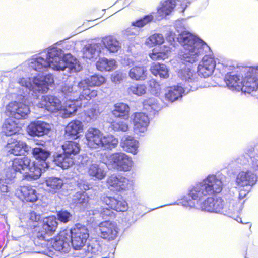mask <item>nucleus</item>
<instances>
[{
	"instance_id": "obj_16",
	"label": "nucleus",
	"mask_w": 258,
	"mask_h": 258,
	"mask_svg": "<svg viewBox=\"0 0 258 258\" xmlns=\"http://www.w3.org/2000/svg\"><path fill=\"white\" fill-rule=\"evenodd\" d=\"M184 86H186V87L183 88L181 85H177L167 87L165 90V100L170 102H173L182 97L183 94L188 93L190 91V89H188L186 84Z\"/></svg>"
},
{
	"instance_id": "obj_47",
	"label": "nucleus",
	"mask_w": 258,
	"mask_h": 258,
	"mask_svg": "<svg viewBox=\"0 0 258 258\" xmlns=\"http://www.w3.org/2000/svg\"><path fill=\"white\" fill-rule=\"evenodd\" d=\"M72 199L75 203L84 204L88 202L89 197L85 192H78L73 196Z\"/></svg>"
},
{
	"instance_id": "obj_60",
	"label": "nucleus",
	"mask_w": 258,
	"mask_h": 258,
	"mask_svg": "<svg viewBox=\"0 0 258 258\" xmlns=\"http://www.w3.org/2000/svg\"><path fill=\"white\" fill-rule=\"evenodd\" d=\"M95 52L96 50L95 48L93 47L87 48L84 51V57H85L86 59H91L95 56Z\"/></svg>"
},
{
	"instance_id": "obj_27",
	"label": "nucleus",
	"mask_w": 258,
	"mask_h": 258,
	"mask_svg": "<svg viewBox=\"0 0 258 258\" xmlns=\"http://www.w3.org/2000/svg\"><path fill=\"white\" fill-rule=\"evenodd\" d=\"M104 203L109 208L118 212H124L128 209V204L124 200H118L111 197L104 198Z\"/></svg>"
},
{
	"instance_id": "obj_57",
	"label": "nucleus",
	"mask_w": 258,
	"mask_h": 258,
	"mask_svg": "<svg viewBox=\"0 0 258 258\" xmlns=\"http://www.w3.org/2000/svg\"><path fill=\"white\" fill-rule=\"evenodd\" d=\"M100 111L97 106H95L87 112L88 117L91 120H95L100 114Z\"/></svg>"
},
{
	"instance_id": "obj_17",
	"label": "nucleus",
	"mask_w": 258,
	"mask_h": 258,
	"mask_svg": "<svg viewBox=\"0 0 258 258\" xmlns=\"http://www.w3.org/2000/svg\"><path fill=\"white\" fill-rule=\"evenodd\" d=\"M103 134L98 128H89L85 135L88 147L93 149L100 148Z\"/></svg>"
},
{
	"instance_id": "obj_36",
	"label": "nucleus",
	"mask_w": 258,
	"mask_h": 258,
	"mask_svg": "<svg viewBox=\"0 0 258 258\" xmlns=\"http://www.w3.org/2000/svg\"><path fill=\"white\" fill-rule=\"evenodd\" d=\"M150 70L152 74L159 76L161 79H167L169 76V70L164 64L153 63Z\"/></svg>"
},
{
	"instance_id": "obj_43",
	"label": "nucleus",
	"mask_w": 258,
	"mask_h": 258,
	"mask_svg": "<svg viewBox=\"0 0 258 258\" xmlns=\"http://www.w3.org/2000/svg\"><path fill=\"white\" fill-rule=\"evenodd\" d=\"M118 143L117 138L111 135L103 134V138L101 140L100 148L104 149H112L116 147Z\"/></svg>"
},
{
	"instance_id": "obj_56",
	"label": "nucleus",
	"mask_w": 258,
	"mask_h": 258,
	"mask_svg": "<svg viewBox=\"0 0 258 258\" xmlns=\"http://www.w3.org/2000/svg\"><path fill=\"white\" fill-rule=\"evenodd\" d=\"M126 78V73L123 71L118 70L111 75L112 81H122Z\"/></svg>"
},
{
	"instance_id": "obj_8",
	"label": "nucleus",
	"mask_w": 258,
	"mask_h": 258,
	"mask_svg": "<svg viewBox=\"0 0 258 258\" xmlns=\"http://www.w3.org/2000/svg\"><path fill=\"white\" fill-rule=\"evenodd\" d=\"M106 186L111 191L123 192L132 190L133 182L120 175L113 174L107 177Z\"/></svg>"
},
{
	"instance_id": "obj_44",
	"label": "nucleus",
	"mask_w": 258,
	"mask_h": 258,
	"mask_svg": "<svg viewBox=\"0 0 258 258\" xmlns=\"http://www.w3.org/2000/svg\"><path fill=\"white\" fill-rule=\"evenodd\" d=\"M129 112V107L127 105L119 103L114 105V109L112 111L113 114L117 117L127 115Z\"/></svg>"
},
{
	"instance_id": "obj_32",
	"label": "nucleus",
	"mask_w": 258,
	"mask_h": 258,
	"mask_svg": "<svg viewBox=\"0 0 258 258\" xmlns=\"http://www.w3.org/2000/svg\"><path fill=\"white\" fill-rule=\"evenodd\" d=\"M240 206L241 205L237 203L236 201H231L224 206L222 213L235 220L236 216H237L239 213Z\"/></svg>"
},
{
	"instance_id": "obj_41",
	"label": "nucleus",
	"mask_w": 258,
	"mask_h": 258,
	"mask_svg": "<svg viewBox=\"0 0 258 258\" xmlns=\"http://www.w3.org/2000/svg\"><path fill=\"white\" fill-rule=\"evenodd\" d=\"M63 152L67 155L74 158V156L79 153L80 147L76 142L69 141L62 145Z\"/></svg>"
},
{
	"instance_id": "obj_9",
	"label": "nucleus",
	"mask_w": 258,
	"mask_h": 258,
	"mask_svg": "<svg viewBox=\"0 0 258 258\" xmlns=\"http://www.w3.org/2000/svg\"><path fill=\"white\" fill-rule=\"evenodd\" d=\"M70 234L72 246L74 249H78L86 243L89 237L87 228L81 224H77L71 231H67Z\"/></svg>"
},
{
	"instance_id": "obj_55",
	"label": "nucleus",
	"mask_w": 258,
	"mask_h": 258,
	"mask_svg": "<svg viewBox=\"0 0 258 258\" xmlns=\"http://www.w3.org/2000/svg\"><path fill=\"white\" fill-rule=\"evenodd\" d=\"M178 76L183 80L189 81V80L191 79L192 72L189 69H181L178 72Z\"/></svg>"
},
{
	"instance_id": "obj_24",
	"label": "nucleus",
	"mask_w": 258,
	"mask_h": 258,
	"mask_svg": "<svg viewBox=\"0 0 258 258\" xmlns=\"http://www.w3.org/2000/svg\"><path fill=\"white\" fill-rule=\"evenodd\" d=\"M32 154L37 160H39L37 163H34L36 166L42 168V172L45 171V169L49 167L48 163L46 162L50 155L49 152L41 148L36 147L33 149Z\"/></svg>"
},
{
	"instance_id": "obj_6",
	"label": "nucleus",
	"mask_w": 258,
	"mask_h": 258,
	"mask_svg": "<svg viewBox=\"0 0 258 258\" xmlns=\"http://www.w3.org/2000/svg\"><path fill=\"white\" fill-rule=\"evenodd\" d=\"M31 67L33 70L38 71L48 67L56 71H64L67 68H70L68 66V62L57 54L55 49H51L48 51L45 58L37 57L31 62Z\"/></svg>"
},
{
	"instance_id": "obj_19",
	"label": "nucleus",
	"mask_w": 258,
	"mask_h": 258,
	"mask_svg": "<svg viewBox=\"0 0 258 258\" xmlns=\"http://www.w3.org/2000/svg\"><path fill=\"white\" fill-rule=\"evenodd\" d=\"M256 173H253L249 169L241 171L237 176L236 184L239 187H250L256 183Z\"/></svg>"
},
{
	"instance_id": "obj_20",
	"label": "nucleus",
	"mask_w": 258,
	"mask_h": 258,
	"mask_svg": "<svg viewBox=\"0 0 258 258\" xmlns=\"http://www.w3.org/2000/svg\"><path fill=\"white\" fill-rule=\"evenodd\" d=\"M50 130L49 123L41 121L33 122L27 127L29 134L33 136H42L48 134Z\"/></svg>"
},
{
	"instance_id": "obj_11",
	"label": "nucleus",
	"mask_w": 258,
	"mask_h": 258,
	"mask_svg": "<svg viewBox=\"0 0 258 258\" xmlns=\"http://www.w3.org/2000/svg\"><path fill=\"white\" fill-rule=\"evenodd\" d=\"M66 106V102L63 105H61V101L57 97L52 95L43 96L37 103L39 108H45L49 111L55 112L60 111L62 117L64 118L62 112L63 107Z\"/></svg>"
},
{
	"instance_id": "obj_22",
	"label": "nucleus",
	"mask_w": 258,
	"mask_h": 258,
	"mask_svg": "<svg viewBox=\"0 0 258 258\" xmlns=\"http://www.w3.org/2000/svg\"><path fill=\"white\" fill-rule=\"evenodd\" d=\"M57 222L56 217L50 216L44 219L42 227V231L39 232L37 237L42 239H45L46 234H51L54 232L57 227Z\"/></svg>"
},
{
	"instance_id": "obj_5",
	"label": "nucleus",
	"mask_w": 258,
	"mask_h": 258,
	"mask_svg": "<svg viewBox=\"0 0 258 258\" xmlns=\"http://www.w3.org/2000/svg\"><path fill=\"white\" fill-rule=\"evenodd\" d=\"M79 82H64L61 86V91L68 99L62 110L64 117H69L77 110V106H81L82 103H79Z\"/></svg>"
},
{
	"instance_id": "obj_64",
	"label": "nucleus",
	"mask_w": 258,
	"mask_h": 258,
	"mask_svg": "<svg viewBox=\"0 0 258 258\" xmlns=\"http://www.w3.org/2000/svg\"><path fill=\"white\" fill-rule=\"evenodd\" d=\"M29 219L32 221H38L40 219V216L35 212H32L29 214Z\"/></svg>"
},
{
	"instance_id": "obj_18",
	"label": "nucleus",
	"mask_w": 258,
	"mask_h": 258,
	"mask_svg": "<svg viewBox=\"0 0 258 258\" xmlns=\"http://www.w3.org/2000/svg\"><path fill=\"white\" fill-rule=\"evenodd\" d=\"M101 237L108 240H112L117 237L118 228L116 225L109 222L105 221L99 224Z\"/></svg>"
},
{
	"instance_id": "obj_63",
	"label": "nucleus",
	"mask_w": 258,
	"mask_h": 258,
	"mask_svg": "<svg viewBox=\"0 0 258 258\" xmlns=\"http://www.w3.org/2000/svg\"><path fill=\"white\" fill-rule=\"evenodd\" d=\"M100 214L102 216L105 218L106 216H110L112 214V211L108 208H101L100 211Z\"/></svg>"
},
{
	"instance_id": "obj_52",
	"label": "nucleus",
	"mask_w": 258,
	"mask_h": 258,
	"mask_svg": "<svg viewBox=\"0 0 258 258\" xmlns=\"http://www.w3.org/2000/svg\"><path fill=\"white\" fill-rule=\"evenodd\" d=\"M57 216L60 222L66 223L71 220L72 215L66 210H62L58 212Z\"/></svg>"
},
{
	"instance_id": "obj_38",
	"label": "nucleus",
	"mask_w": 258,
	"mask_h": 258,
	"mask_svg": "<svg viewBox=\"0 0 258 258\" xmlns=\"http://www.w3.org/2000/svg\"><path fill=\"white\" fill-rule=\"evenodd\" d=\"M47 189L52 193L56 192L63 184L62 179L57 177H49L45 181Z\"/></svg>"
},
{
	"instance_id": "obj_35",
	"label": "nucleus",
	"mask_w": 258,
	"mask_h": 258,
	"mask_svg": "<svg viewBox=\"0 0 258 258\" xmlns=\"http://www.w3.org/2000/svg\"><path fill=\"white\" fill-rule=\"evenodd\" d=\"M102 42L104 47L110 52H117L120 48L119 41L111 35H108L103 37Z\"/></svg>"
},
{
	"instance_id": "obj_1",
	"label": "nucleus",
	"mask_w": 258,
	"mask_h": 258,
	"mask_svg": "<svg viewBox=\"0 0 258 258\" xmlns=\"http://www.w3.org/2000/svg\"><path fill=\"white\" fill-rule=\"evenodd\" d=\"M17 172L25 174L28 179H37L41 175L42 168L36 166L34 162L31 163L28 157L15 158L6 163L0 162L1 182L4 177L7 180H12Z\"/></svg>"
},
{
	"instance_id": "obj_33",
	"label": "nucleus",
	"mask_w": 258,
	"mask_h": 258,
	"mask_svg": "<svg viewBox=\"0 0 258 258\" xmlns=\"http://www.w3.org/2000/svg\"><path fill=\"white\" fill-rule=\"evenodd\" d=\"M87 173L90 177L98 180L104 179L106 175V171L105 169L100 165L96 163L89 165Z\"/></svg>"
},
{
	"instance_id": "obj_51",
	"label": "nucleus",
	"mask_w": 258,
	"mask_h": 258,
	"mask_svg": "<svg viewBox=\"0 0 258 258\" xmlns=\"http://www.w3.org/2000/svg\"><path fill=\"white\" fill-rule=\"evenodd\" d=\"M112 128L115 131H121L125 132L128 129V124L123 121L113 122L111 124Z\"/></svg>"
},
{
	"instance_id": "obj_7",
	"label": "nucleus",
	"mask_w": 258,
	"mask_h": 258,
	"mask_svg": "<svg viewBox=\"0 0 258 258\" xmlns=\"http://www.w3.org/2000/svg\"><path fill=\"white\" fill-rule=\"evenodd\" d=\"M103 160L109 169L120 171H130L133 165L132 158L122 152L107 155Z\"/></svg>"
},
{
	"instance_id": "obj_3",
	"label": "nucleus",
	"mask_w": 258,
	"mask_h": 258,
	"mask_svg": "<svg viewBox=\"0 0 258 258\" xmlns=\"http://www.w3.org/2000/svg\"><path fill=\"white\" fill-rule=\"evenodd\" d=\"M179 42L183 46L184 51L181 55V59L184 63H193L198 60L200 49L206 45L201 39L187 31L181 32L178 37Z\"/></svg>"
},
{
	"instance_id": "obj_30",
	"label": "nucleus",
	"mask_w": 258,
	"mask_h": 258,
	"mask_svg": "<svg viewBox=\"0 0 258 258\" xmlns=\"http://www.w3.org/2000/svg\"><path fill=\"white\" fill-rule=\"evenodd\" d=\"M53 162L57 166L62 169H67L74 164V158L63 152V154H58L55 155Z\"/></svg>"
},
{
	"instance_id": "obj_23",
	"label": "nucleus",
	"mask_w": 258,
	"mask_h": 258,
	"mask_svg": "<svg viewBox=\"0 0 258 258\" xmlns=\"http://www.w3.org/2000/svg\"><path fill=\"white\" fill-rule=\"evenodd\" d=\"M16 194L23 201L34 202L38 199L36 190L31 186L20 187L17 189Z\"/></svg>"
},
{
	"instance_id": "obj_48",
	"label": "nucleus",
	"mask_w": 258,
	"mask_h": 258,
	"mask_svg": "<svg viewBox=\"0 0 258 258\" xmlns=\"http://www.w3.org/2000/svg\"><path fill=\"white\" fill-rule=\"evenodd\" d=\"M146 89V86L143 84H135L129 88L130 92L139 96L145 94Z\"/></svg>"
},
{
	"instance_id": "obj_46",
	"label": "nucleus",
	"mask_w": 258,
	"mask_h": 258,
	"mask_svg": "<svg viewBox=\"0 0 258 258\" xmlns=\"http://www.w3.org/2000/svg\"><path fill=\"white\" fill-rule=\"evenodd\" d=\"M154 17L152 14L146 15L132 22V25L134 27L141 28L148 24L153 20Z\"/></svg>"
},
{
	"instance_id": "obj_61",
	"label": "nucleus",
	"mask_w": 258,
	"mask_h": 258,
	"mask_svg": "<svg viewBox=\"0 0 258 258\" xmlns=\"http://www.w3.org/2000/svg\"><path fill=\"white\" fill-rule=\"evenodd\" d=\"M240 79L238 75L233 74L232 72L227 73L225 75V81H239Z\"/></svg>"
},
{
	"instance_id": "obj_37",
	"label": "nucleus",
	"mask_w": 258,
	"mask_h": 258,
	"mask_svg": "<svg viewBox=\"0 0 258 258\" xmlns=\"http://www.w3.org/2000/svg\"><path fill=\"white\" fill-rule=\"evenodd\" d=\"M82 123L79 120H74L69 123L66 127V134L75 138L78 137V134L83 130Z\"/></svg>"
},
{
	"instance_id": "obj_49",
	"label": "nucleus",
	"mask_w": 258,
	"mask_h": 258,
	"mask_svg": "<svg viewBox=\"0 0 258 258\" xmlns=\"http://www.w3.org/2000/svg\"><path fill=\"white\" fill-rule=\"evenodd\" d=\"M214 70L205 66L203 64H199L198 67V75L204 78L210 76Z\"/></svg>"
},
{
	"instance_id": "obj_39",
	"label": "nucleus",
	"mask_w": 258,
	"mask_h": 258,
	"mask_svg": "<svg viewBox=\"0 0 258 258\" xmlns=\"http://www.w3.org/2000/svg\"><path fill=\"white\" fill-rule=\"evenodd\" d=\"M130 78L136 81H143L146 79L147 71L142 67H133L128 73Z\"/></svg>"
},
{
	"instance_id": "obj_53",
	"label": "nucleus",
	"mask_w": 258,
	"mask_h": 258,
	"mask_svg": "<svg viewBox=\"0 0 258 258\" xmlns=\"http://www.w3.org/2000/svg\"><path fill=\"white\" fill-rule=\"evenodd\" d=\"M224 204L223 200L220 198L214 199L212 205V212L218 213L221 212L223 209Z\"/></svg>"
},
{
	"instance_id": "obj_58",
	"label": "nucleus",
	"mask_w": 258,
	"mask_h": 258,
	"mask_svg": "<svg viewBox=\"0 0 258 258\" xmlns=\"http://www.w3.org/2000/svg\"><path fill=\"white\" fill-rule=\"evenodd\" d=\"M150 90L151 93L154 95H157L161 91L160 85L158 82H150Z\"/></svg>"
},
{
	"instance_id": "obj_21",
	"label": "nucleus",
	"mask_w": 258,
	"mask_h": 258,
	"mask_svg": "<svg viewBox=\"0 0 258 258\" xmlns=\"http://www.w3.org/2000/svg\"><path fill=\"white\" fill-rule=\"evenodd\" d=\"M92 82H79L78 100H89L97 96V91L92 89Z\"/></svg>"
},
{
	"instance_id": "obj_31",
	"label": "nucleus",
	"mask_w": 258,
	"mask_h": 258,
	"mask_svg": "<svg viewBox=\"0 0 258 258\" xmlns=\"http://www.w3.org/2000/svg\"><path fill=\"white\" fill-rule=\"evenodd\" d=\"M176 6V0H166L161 6L157 9V14L160 19L169 15Z\"/></svg>"
},
{
	"instance_id": "obj_42",
	"label": "nucleus",
	"mask_w": 258,
	"mask_h": 258,
	"mask_svg": "<svg viewBox=\"0 0 258 258\" xmlns=\"http://www.w3.org/2000/svg\"><path fill=\"white\" fill-rule=\"evenodd\" d=\"M163 35L159 33L151 35L146 40L145 44L149 47H153L157 45H162L164 42Z\"/></svg>"
},
{
	"instance_id": "obj_62",
	"label": "nucleus",
	"mask_w": 258,
	"mask_h": 258,
	"mask_svg": "<svg viewBox=\"0 0 258 258\" xmlns=\"http://www.w3.org/2000/svg\"><path fill=\"white\" fill-rule=\"evenodd\" d=\"M243 188V189H240L239 191V198L240 199H243L246 195L249 192L250 187H242Z\"/></svg>"
},
{
	"instance_id": "obj_15",
	"label": "nucleus",
	"mask_w": 258,
	"mask_h": 258,
	"mask_svg": "<svg viewBox=\"0 0 258 258\" xmlns=\"http://www.w3.org/2000/svg\"><path fill=\"white\" fill-rule=\"evenodd\" d=\"M70 235L67 231L61 232L51 241L52 247L56 251L68 253L70 250Z\"/></svg>"
},
{
	"instance_id": "obj_10",
	"label": "nucleus",
	"mask_w": 258,
	"mask_h": 258,
	"mask_svg": "<svg viewBox=\"0 0 258 258\" xmlns=\"http://www.w3.org/2000/svg\"><path fill=\"white\" fill-rule=\"evenodd\" d=\"M205 197H202L197 202H195L196 200L193 198L185 197L181 199L177 203L178 205L181 204L186 208H196L200 209L202 211L212 212V205L214 200L212 197L207 198L204 201H202Z\"/></svg>"
},
{
	"instance_id": "obj_45",
	"label": "nucleus",
	"mask_w": 258,
	"mask_h": 258,
	"mask_svg": "<svg viewBox=\"0 0 258 258\" xmlns=\"http://www.w3.org/2000/svg\"><path fill=\"white\" fill-rule=\"evenodd\" d=\"M143 106L149 112L157 111L159 109L157 100L153 97L145 100L143 102Z\"/></svg>"
},
{
	"instance_id": "obj_28",
	"label": "nucleus",
	"mask_w": 258,
	"mask_h": 258,
	"mask_svg": "<svg viewBox=\"0 0 258 258\" xmlns=\"http://www.w3.org/2000/svg\"><path fill=\"white\" fill-rule=\"evenodd\" d=\"M22 86L25 85L28 88L30 91H32L36 94L37 93H46L48 88V82H19Z\"/></svg>"
},
{
	"instance_id": "obj_54",
	"label": "nucleus",
	"mask_w": 258,
	"mask_h": 258,
	"mask_svg": "<svg viewBox=\"0 0 258 258\" xmlns=\"http://www.w3.org/2000/svg\"><path fill=\"white\" fill-rule=\"evenodd\" d=\"M249 169L253 173L258 172V155L250 158L249 163Z\"/></svg>"
},
{
	"instance_id": "obj_40",
	"label": "nucleus",
	"mask_w": 258,
	"mask_h": 258,
	"mask_svg": "<svg viewBox=\"0 0 258 258\" xmlns=\"http://www.w3.org/2000/svg\"><path fill=\"white\" fill-rule=\"evenodd\" d=\"M18 131L16 123L12 119L9 118L5 120L2 126V132L6 136L14 135L16 137V134Z\"/></svg>"
},
{
	"instance_id": "obj_4",
	"label": "nucleus",
	"mask_w": 258,
	"mask_h": 258,
	"mask_svg": "<svg viewBox=\"0 0 258 258\" xmlns=\"http://www.w3.org/2000/svg\"><path fill=\"white\" fill-rule=\"evenodd\" d=\"M190 91H195L198 88H210L211 87H227L233 91H241L244 93H250L258 88L257 82H221V84L216 82H185Z\"/></svg>"
},
{
	"instance_id": "obj_14",
	"label": "nucleus",
	"mask_w": 258,
	"mask_h": 258,
	"mask_svg": "<svg viewBox=\"0 0 258 258\" xmlns=\"http://www.w3.org/2000/svg\"><path fill=\"white\" fill-rule=\"evenodd\" d=\"M134 132L136 134L145 133L149 124L148 116L144 113H135L131 116Z\"/></svg>"
},
{
	"instance_id": "obj_59",
	"label": "nucleus",
	"mask_w": 258,
	"mask_h": 258,
	"mask_svg": "<svg viewBox=\"0 0 258 258\" xmlns=\"http://www.w3.org/2000/svg\"><path fill=\"white\" fill-rule=\"evenodd\" d=\"M247 77L251 78L253 81H258V68L250 67L249 68Z\"/></svg>"
},
{
	"instance_id": "obj_34",
	"label": "nucleus",
	"mask_w": 258,
	"mask_h": 258,
	"mask_svg": "<svg viewBox=\"0 0 258 258\" xmlns=\"http://www.w3.org/2000/svg\"><path fill=\"white\" fill-rule=\"evenodd\" d=\"M170 52V47L164 45L160 48L159 51L155 48L153 49L152 52L149 54V56L153 60H164L168 58Z\"/></svg>"
},
{
	"instance_id": "obj_2",
	"label": "nucleus",
	"mask_w": 258,
	"mask_h": 258,
	"mask_svg": "<svg viewBox=\"0 0 258 258\" xmlns=\"http://www.w3.org/2000/svg\"><path fill=\"white\" fill-rule=\"evenodd\" d=\"M223 183L221 179L215 175H209L205 179L191 186L188 189V197L199 200L202 197L220 193Z\"/></svg>"
},
{
	"instance_id": "obj_29",
	"label": "nucleus",
	"mask_w": 258,
	"mask_h": 258,
	"mask_svg": "<svg viewBox=\"0 0 258 258\" xmlns=\"http://www.w3.org/2000/svg\"><path fill=\"white\" fill-rule=\"evenodd\" d=\"M96 67L98 71H111L117 67V62L114 59H107L105 57L99 58L96 62Z\"/></svg>"
},
{
	"instance_id": "obj_50",
	"label": "nucleus",
	"mask_w": 258,
	"mask_h": 258,
	"mask_svg": "<svg viewBox=\"0 0 258 258\" xmlns=\"http://www.w3.org/2000/svg\"><path fill=\"white\" fill-rule=\"evenodd\" d=\"M202 64L205 66L214 70L216 66V62L214 58L210 55H205L202 60Z\"/></svg>"
},
{
	"instance_id": "obj_25",
	"label": "nucleus",
	"mask_w": 258,
	"mask_h": 258,
	"mask_svg": "<svg viewBox=\"0 0 258 258\" xmlns=\"http://www.w3.org/2000/svg\"><path fill=\"white\" fill-rule=\"evenodd\" d=\"M120 146L124 151L135 155L138 153L139 143L133 137L126 135L122 137Z\"/></svg>"
},
{
	"instance_id": "obj_26",
	"label": "nucleus",
	"mask_w": 258,
	"mask_h": 258,
	"mask_svg": "<svg viewBox=\"0 0 258 258\" xmlns=\"http://www.w3.org/2000/svg\"><path fill=\"white\" fill-rule=\"evenodd\" d=\"M99 245L96 243H87L81 248L76 249L79 250L78 256L80 258H92L99 250Z\"/></svg>"
},
{
	"instance_id": "obj_12",
	"label": "nucleus",
	"mask_w": 258,
	"mask_h": 258,
	"mask_svg": "<svg viewBox=\"0 0 258 258\" xmlns=\"http://www.w3.org/2000/svg\"><path fill=\"white\" fill-rule=\"evenodd\" d=\"M30 112V109L25 104L17 102L10 103L6 107V113L12 118L17 119L25 118Z\"/></svg>"
},
{
	"instance_id": "obj_13",
	"label": "nucleus",
	"mask_w": 258,
	"mask_h": 258,
	"mask_svg": "<svg viewBox=\"0 0 258 258\" xmlns=\"http://www.w3.org/2000/svg\"><path fill=\"white\" fill-rule=\"evenodd\" d=\"M6 148L9 153L16 156L24 155L29 150V147L24 142L15 137L8 140Z\"/></svg>"
}]
</instances>
